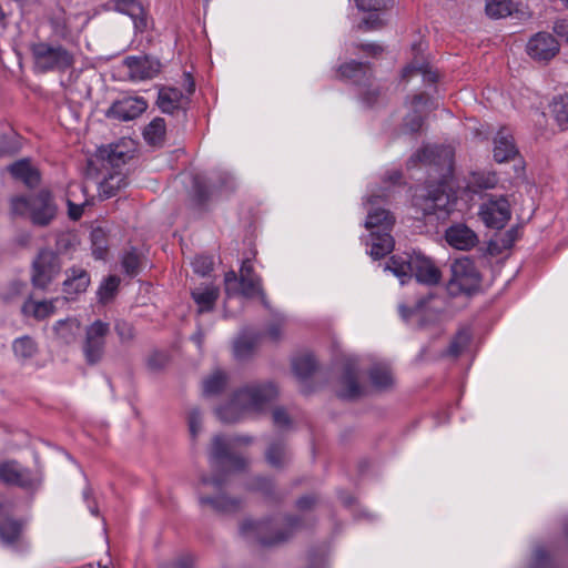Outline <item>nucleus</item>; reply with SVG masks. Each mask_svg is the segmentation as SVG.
I'll return each instance as SVG.
<instances>
[{
  "instance_id": "bf43d9fd",
  "label": "nucleus",
  "mask_w": 568,
  "mask_h": 568,
  "mask_svg": "<svg viewBox=\"0 0 568 568\" xmlns=\"http://www.w3.org/2000/svg\"><path fill=\"white\" fill-rule=\"evenodd\" d=\"M273 423L280 428L288 426L290 418L287 413L283 408H275L273 410Z\"/></svg>"
},
{
  "instance_id": "393cba45",
  "label": "nucleus",
  "mask_w": 568,
  "mask_h": 568,
  "mask_svg": "<svg viewBox=\"0 0 568 568\" xmlns=\"http://www.w3.org/2000/svg\"><path fill=\"white\" fill-rule=\"evenodd\" d=\"M12 176L20 180L29 187H34L40 182L39 171L27 159L19 160L9 166Z\"/></svg>"
},
{
  "instance_id": "5fc2aeb1",
  "label": "nucleus",
  "mask_w": 568,
  "mask_h": 568,
  "mask_svg": "<svg viewBox=\"0 0 568 568\" xmlns=\"http://www.w3.org/2000/svg\"><path fill=\"white\" fill-rule=\"evenodd\" d=\"M115 332L121 342H130L134 337L133 327L131 324L124 321H118L115 323Z\"/></svg>"
},
{
  "instance_id": "58836bf2",
  "label": "nucleus",
  "mask_w": 568,
  "mask_h": 568,
  "mask_svg": "<svg viewBox=\"0 0 568 568\" xmlns=\"http://www.w3.org/2000/svg\"><path fill=\"white\" fill-rule=\"evenodd\" d=\"M200 503L202 505H207L217 511H233L239 508L237 500L230 499L224 495H219L216 497L200 496Z\"/></svg>"
},
{
  "instance_id": "7ed1b4c3",
  "label": "nucleus",
  "mask_w": 568,
  "mask_h": 568,
  "mask_svg": "<svg viewBox=\"0 0 568 568\" xmlns=\"http://www.w3.org/2000/svg\"><path fill=\"white\" fill-rule=\"evenodd\" d=\"M388 196L386 189L379 192L373 191L366 200V205H371L365 220V227L369 231L365 240L367 253L374 258L379 260L386 256L394 248V239L390 235L395 217L385 209H374L377 199H385Z\"/></svg>"
},
{
  "instance_id": "13d9d810",
  "label": "nucleus",
  "mask_w": 568,
  "mask_h": 568,
  "mask_svg": "<svg viewBox=\"0 0 568 568\" xmlns=\"http://www.w3.org/2000/svg\"><path fill=\"white\" fill-rule=\"evenodd\" d=\"M89 204V200L82 202H70L69 206V216L72 220H79L83 214V207Z\"/></svg>"
},
{
  "instance_id": "7c9ffc66",
  "label": "nucleus",
  "mask_w": 568,
  "mask_h": 568,
  "mask_svg": "<svg viewBox=\"0 0 568 568\" xmlns=\"http://www.w3.org/2000/svg\"><path fill=\"white\" fill-rule=\"evenodd\" d=\"M413 74L422 75V79L425 83L434 84L438 75L436 72L432 71L429 64L423 60V58H418L415 55L414 60L404 68L403 78L407 79Z\"/></svg>"
},
{
  "instance_id": "052dcab7",
  "label": "nucleus",
  "mask_w": 568,
  "mask_h": 568,
  "mask_svg": "<svg viewBox=\"0 0 568 568\" xmlns=\"http://www.w3.org/2000/svg\"><path fill=\"white\" fill-rule=\"evenodd\" d=\"M52 29H53V32L55 36H58L59 38H67V36L69 34V29L64 22V20H61L59 18H55L52 20Z\"/></svg>"
},
{
  "instance_id": "864d4df0",
  "label": "nucleus",
  "mask_w": 568,
  "mask_h": 568,
  "mask_svg": "<svg viewBox=\"0 0 568 568\" xmlns=\"http://www.w3.org/2000/svg\"><path fill=\"white\" fill-rule=\"evenodd\" d=\"M529 568H551L549 557L542 548H536Z\"/></svg>"
},
{
  "instance_id": "a18cd8bd",
  "label": "nucleus",
  "mask_w": 568,
  "mask_h": 568,
  "mask_svg": "<svg viewBox=\"0 0 568 568\" xmlns=\"http://www.w3.org/2000/svg\"><path fill=\"white\" fill-rule=\"evenodd\" d=\"M120 284L119 277L111 275L105 278L98 290V298L101 303H108L115 295Z\"/></svg>"
},
{
  "instance_id": "6e6d98bb",
  "label": "nucleus",
  "mask_w": 568,
  "mask_h": 568,
  "mask_svg": "<svg viewBox=\"0 0 568 568\" xmlns=\"http://www.w3.org/2000/svg\"><path fill=\"white\" fill-rule=\"evenodd\" d=\"M77 245V237L72 234H61L57 240V247L60 253L68 252Z\"/></svg>"
},
{
  "instance_id": "f257e3e1",
  "label": "nucleus",
  "mask_w": 568,
  "mask_h": 568,
  "mask_svg": "<svg viewBox=\"0 0 568 568\" xmlns=\"http://www.w3.org/2000/svg\"><path fill=\"white\" fill-rule=\"evenodd\" d=\"M412 163L422 162L439 169L442 180L435 190L425 192L417 189L413 196V204L424 215L437 212L448 213L455 202V197L445 190L446 179L453 173L454 151L445 145H426L418 150L410 159Z\"/></svg>"
},
{
  "instance_id": "dca6fc26",
  "label": "nucleus",
  "mask_w": 568,
  "mask_h": 568,
  "mask_svg": "<svg viewBox=\"0 0 568 568\" xmlns=\"http://www.w3.org/2000/svg\"><path fill=\"white\" fill-rule=\"evenodd\" d=\"M338 396L343 399H357L365 395L366 387L358 382V365L356 361L349 359L344 368L339 382Z\"/></svg>"
},
{
  "instance_id": "680f3d73",
  "label": "nucleus",
  "mask_w": 568,
  "mask_h": 568,
  "mask_svg": "<svg viewBox=\"0 0 568 568\" xmlns=\"http://www.w3.org/2000/svg\"><path fill=\"white\" fill-rule=\"evenodd\" d=\"M251 277H258L253 270L252 262L250 260L243 261L240 268V280L246 281Z\"/></svg>"
},
{
  "instance_id": "f704fd0d",
  "label": "nucleus",
  "mask_w": 568,
  "mask_h": 568,
  "mask_svg": "<svg viewBox=\"0 0 568 568\" xmlns=\"http://www.w3.org/2000/svg\"><path fill=\"white\" fill-rule=\"evenodd\" d=\"M292 368L298 378L305 379L315 371L316 362L311 354L296 356L292 361Z\"/></svg>"
},
{
  "instance_id": "69168bd1",
  "label": "nucleus",
  "mask_w": 568,
  "mask_h": 568,
  "mask_svg": "<svg viewBox=\"0 0 568 568\" xmlns=\"http://www.w3.org/2000/svg\"><path fill=\"white\" fill-rule=\"evenodd\" d=\"M194 560L190 555L179 558L175 562V568H193Z\"/></svg>"
},
{
  "instance_id": "b1692460",
  "label": "nucleus",
  "mask_w": 568,
  "mask_h": 568,
  "mask_svg": "<svg viewBox=\"0 0 568 568\" xmlns=\"http://www.w3.org/2000/svg\"><path fill=\"white\" fill-rule=\"evenodd\" d=\"M65 280L63 282V291L68 295H77L87 291L90 284L89 273L78 266H72L65 271Z\"/></svg>"
},
{
  "instance_id": "09e8293b",
  "label": "nucleus",
  "mask_w": 568,
  "mask_h": 568,
  "mask_svg": "<svg viewBox=\"0 0 568 568\" xmlns=\"http://www.w3.org/2000/svg\"><path fill=\"white\" fill-rule=\"evenodd\" d=\"M469 342H470V334L466 331H462L452 341L447 353L452 356H457L469 344Z\"/></svg>"
},
{
  "instance_id": "6e6552de",
  "label": "nucleus",
  "mask_w": 568,
  "mask_h": 568,
  "mask_svg": "<svg viewBox=\"0 0 568 568\" xmlns=\"http://www.w3.org/2000/svg\"><path fill=\"white\" fill-rule=\"evenodd\" d=\"M252 438L248 436H237L226 440L223 436H215L212 442L210 460L215 468L225 470H242L247 465L246 459L229 453L230 447L237 445H248Z\"/></svg>"
},
{
  "instance_id": "0e129e2a",
  "label": "nucleus",
  "mask_w": 568,
  "mask_h": 568,
  "mask_svg": "<svg viewBox=\"0 0 568 568\" xmlns=\"http://www.w3.org/2000/svg\"><path fill=\"white\" fill-rule=\"evenodd\" d=\"M91 489L88 487L83 490V498L88 504V509L93 516H99V508L95 503L90 500Z\"/></svg>"
},
{
  "instance_id": "cd10ccee",
  "label": "nucleus",
  "mask_w": 568,
  "mask_h": 568,
  "mask_svg": "<svg viewBox=\"0 0 568 568\" xmlns=\"http://www.w3.org/2000/svg\"><path fill=\"white\" fill-rule=\"evenodd\" d=\"M192 297L197 305L199 312L212 311L217 297L219 288L213 285H205L192 291Z\"/></svg>"
},
{
  "instance_id": "4c0bfd02",
  "label": "nucleus",
  "mask_w": 568,
  "mask_h": 568,
  "mask_svg": "<svg viewBox=\"0 0 568 568\" xmlns=\"http://www.w3.org/2000/svg\"><path fill=\"white\" fill-rule=\"evenodd\" d=\"M258 336H247L242 334L234 342L233 353L237 359H243L251 355L255 346L257 345Z\"/></svg>"
},
{
  "instance_id": "4be33fe9",
  "label": "nucleus",
  "mask_w": 568,
  "mask_h": 568,
  "mask_svg": "<svg viewBox=\"0 0 568 568\" xmlns=\"http://www.w3.org/2000/svg\"><path fill=\"white\" fill-rule=\"evenodd\" d=\"M493 153L495 161L498 163L510 161L518 154L513 134L508 129L503 128L497 132L494 139Z\"/></svg>"
},
{
  "instance_id": "c03bdc74",
  "label": "nucleus",
  "mask_w": 568,
  "mask_h": 568,
  "mask_svg": "<svg viewBox=\"0 0 568 568\" xmlns=\"http://www.w3.org/2000/svg\"><path fill=\"white\" fill-rule=\"evenodd\" d=\"M486 12L490 18H505L511 12V0H486Z\"/></svg>"
},
{
  "instance_id": "a878e982",
  "label": "nucleus",
  "mask_w": 568,
  "mask_h": 568,
  "mask_svg": "<svg viewBox=\"0 0 568 568\" xmlns=\"http://www.w3.org/2000/svg\"><path fill=\"white\" fill-rule=\"evenodd\" d=\"M55 301H34L29 298L23 303L21 310L24 316L42 321L55 313Z\"/></svg>"
},
{
  "instance_id": "39448f33",
  "label": "nucleus",
  "mask_w": 568,
  "mask_h": 568,
  "mask_svg": "<svg viewBox=\"0 0 568 568\" xmlns=\"http://www.w3.org/2000/svg\"><path fill=\"white\" fill-rule=\"evenodd\" d=\"M11 212L29 217L34 225L47 226L55 217L57 206L50 192L42 190L30 196L12 197Z\"/></svg>"
},
{
  "instance_id": "f3484780",
  "label": "nucleus",
  "mask_w": 568,
  "mask_h": 568,
  "mask_svg": "<svg viewBox=\"0 0 568 568\" xmlns=\"http://www.w3.org/2000/svg\"><path fill=\"white\" fill-rule=\"evenodd\" d=\"M148 108L146 101L141 97H125L115 101L106 115L120 121H130L140 116Z\"/></svg>"
},
{
  "instance_id": "3c124183",
  "label": "nucleus",
  "mask_w": 568,
  "mask_h": 568,
  "mask_svg": "<svg viewBox=\"0 0 568 568\" xmlns=\"http://www.w3.org/2000/svg\"><path fill=\"white\" fill-rule=\"evenodd\" d=\"M192 267L195 273L205 276L213 270V258L207 255H197L192 261Z\"/></svg>"
},
{
  "instance_id": "774afa93",
  "label": "nucleus",
  "mask_w": 568,
  "mask_h": 568,
  "mask_svg": "<svg viewBox=\"0 0 568 568\" xmlns=\"http://www.w3.org/2000/svg\"><path fill=\"white\" fill-rule=\"evenodd\" d=\"M256 489L267 490L271 487V483L265 478H256L255 486Z\"/></svg>"
},
{
  "instance_id": "f8f14e48",
  "label": "nucleus",
  "mask_w": 568,
  "mask_h": 568,
  "mask_svg": "<svg viewBox=\"0 0 568 568\" xmlns=\"http://www.w3.org/2000/svg\"><path fill=\"white\" fill-rule=\"evenodd\" d=\"M478 215L487 227L500 230L510 220V204L505 196H490L480 205Z\"/></svg>"
},
{
  "instance_id": "603ef678",
  "label": "nucleus",
  "mask_w": 568,
  "mask_h": 568,
  "mask_svg": "<svg viewBox=\"0 0 568 568\" xmlns=\"http://www.w3.org/2000/svg\"><path fill=\"white\" fill-rule=\"evenodd\" d=\"M430 295L417 301L416 305L412 308L406 305H399V314L404 321H408L413 315H418L424 308Z\"/></svg>"
},
{
  "instance_id": "c9c22d12",
  "label": "nucleus",
  "mask_w": 568,
  "mask_h": 568,
  "mask_svg": "<svg viewBox=\"0 0 568 568\" xmlns=\"http://www.w3.org/2000/svg\"><path fill=\"white\" fill-rule=\"evenodd\" d=\"M165 122L161 118L152 120L143 131L145 141L151 145H158L164 140Z\"/></svg>"
},
{
  "instance_id": "0eeeda50",
  "label": "nucleus",
  "mask_w": 568,
  "mask_h": 568,
  "mask_svg": "<svg viewBox=\"0 0 568 568\" xmlns=\"http://www.w3.org/2000/svg\"><path fill=\"white\" fill-rule=\"evenodd\" d=\"M285 529L274 532L275 523L266 520H245L240 527V532L244 538L256 540L263 546H272L285 541L300 527L296 519H286Z\"/></svg>"
},
{
  "instance_id": "412c9836",
  "label": "nucleus",
  "mask_w": 568,
  "mask_h": 568,
  "mask_svg": "<svg viewBox=\"0 0 568 568\" xmlns=\"http://www.w3.org/2000/svg\"><path fill=\"white\" fill-rule=\"evenodd\" d=\"M0 480L22 488L33 486L31 473L16 462H3L0 464Z\"/></svg>"
},
{
  "instance_id": "aec40b11",
  "label": "nucleus",
  "mask_w": 568,
  "mask_h": 568,
  "mask_svg": "<svg viewBox=\"0 0 568 568\" xmlns=\"http://www.w3.org/2000/svg\"><path fill=\"white\" fill-rule=\"evenodd\" d=\"M108 10H113L129 16L136 31H144L148 24L143 6L138 0H111L105 4Z\"/></svg>"
},
{
  "instance_id": "338daca9",
  "label": "nucleus",
  "mask_w": 568,
  "mask_h": 568,
  "mask_svg": "<svg viewBox=\"0 0 568 568\" xmlns=\"http://www.w3.org/2000/svg\"><path fill=\"white\" fill-rule=\"evenodd\" d=\"M315 504V499L312 496H304L297 500V507L302 510L311 508Z\"/></svg>"
},
{
  "instance_id": "8fccbe9b",
  "label": "nucleus",
  "mask_w": 568,
  "mask_h": 568,
  "mask_svg": "<svg viewBox=\"0 0 568 568\" xmlns=\"http://www.w3.org/2000/svg\"><path fill=\"white\" fill-rule=\"evenodd\" d=\"M140 257L135 251L126 252L122 257V267L128 275H135L139 271Z\"/></svg>"
},
{
  "instance_id": "1a4fd4ad",
  "label": "nucleus",
  "mask_w": 568,
  "mask_h": 568,
  "mask_svg": "<svg viewBox=\"0 0 568 568\" xmlns=\"http://www.w3.org/2000/svg\"><path fill=\"white\" fill-rule=\"evenodd\" d=\"M109 333V323L101 320L94 321L85 328L82 352L88 364L94 365L102 359Z\"/></svg>"
},
{
  "instance_id": "4468645a",
  "label": "nucleus",
  "mask_w": 568,
  "mask_h": 568,
  "mask_svg": "<svg viewBox=\"0 0 568 568\" xmlns=\"http://www.w3.org/2000/svg\"><path fill=\"white\" fill-rule=\"evenodd\" d=\"M225 293L227 296V301L233 298L237 294V290L234 287V285L237 283V276L234 271H230L225 274ZM240 283V291L239 294H241L243 297H255L258 296L261 298V302L265 307H268V303L266 300V295L262 288V280L261 277H251L246 281L239 280Z\"/></svg>"
},
{
  "instance_id": "ddd939ff",
  "label": "nucleus",
  "mask_w": 568,
  "mask_h": 568,
  "mask_svg": "<svg viewBox=\"0 0 568 568\" xmlns=\"http://www.w3.org/2000/svg\"><path fill=\"white\" fill-rule=\"evenodd\" d=\"M184 84L186 85V94L176 88H162L159 91L158 105L162 112L172 114L180 109H185L189 104L190 95L195 90V83L190 73H184Z\"/></svg>"
},
{
  "instance_id": "2f4dec72",
  "label": "nucleus",
  "mask_w": 568,
  "mask_h": 568,
  "mask_svg": "<svg viewBox=\"0 0 568 568\" xmlns=\"http://www.w3.org/2000/svg\"><path fill=\"white\" fill-rule=\"evenodd\" d=\"M194 192L196 201L199 203L204 202L214 192H223L224 190H231L234 187V180L231 175L226 174L219 185H214L212 190H207L206 186L202 185L200 178H194Z\"/></svg>"
},
{
  "instance_id": "c756f323",
  "label": "nucleus",
  "mask_w": 568,
  "mask_h": 568,
  "mask_svg": "<svg viewBox=\"0 0 568 568\" xmlns=\"http://www.w3.org/2000/svg\"><path fill=\"white\" fill-rule=\"evenodd\" d=\"M12 351L17 361L26 364L37 355L38 345L32 337L24 335L12 342Z\"/></svg>"
},
{
  "instance_id": "c85d7f7f",
  "label": "nucleus",
  "mask_w": 568,
  "mask_h": 568,
  "mask_svg": "<svg viewBox=\"0 0 568 568\" xmlns=\"http://www.w3.org/2000/svg\"><path fill=\"white\" fill-rule=\"evenodd\" d=\"M55 337L63 344H71L80 333V322L75 318L59 320L53 325Z\"/></svg>"
},
{
  "instance_id": "9d476101",
  "label": "nucleus",
  "mask_w": 568,
  "mask_h": 568,
  "mask_svg": "<svg viewBox=\"0 0 568 568\" xmlns=\"http://www.w3.org/2000/svg\"><path fill=\"white\" fill-rule=\"evenodd\" d=\"M61 272L57 253L42 250L32 263L31 281L34 287L45 290Z\"/></svg>"
},
{
  "instance_id": "473e14b6",
  "label": "nucleus",
  "mask_w": 568,
  "mask_h": 568,
  "mask_svg": "<svg viewBox=\"0 0 568 568\" xmlns=\"http://www.w3.org/2000/svg\"><path fill=\"white\" fill-rule=\"evenodd\" d=\"M227 382L229 378L226 373L221 369H216L203 381V394L205 396L217 395L225 388Z\"/></svg>"
},
{
  "instance_id": "9b49d317",
  "label": "nucleus",
  "mask_w": 568,
  "mask_h": 568,
  "mask_svg": "<svg viewBox=\"0 0 568 568\" xmlns=\"http://www.w3.org/2000/svg\"><path fill=\"white\" fill-rule=\"evenodd\" d=\"M479 285V275L475 264L468 257L458 258L452 264V278L449 290L455 292L471 293Z\"/></svg>"
},
{
  "instance_id": "423d86ee",
  "label": "nucleus",
  "mask_w": 568,
  "mask_h": 568,
  "mask_svg": "<svg viewBox=\"0 0 568 568\" xmlns=\"http://www.w3.org/2000/svg\"><path fill=\"white\" fill-rule=\"evenodd\" d=\"M33 67L37 72L65 71L74 62L73 54L59 43L39 41L30 47Z\"/></svg>"
},
{
  "instance_id": "79ce46f5",
  "label": "nucleus",
  "mask_w": 568,
  "mask_h": 568,
  "mask_svg": "<svg viewBox=\"0 0 568 568\" xmlns=\"http://www.w3.org/2000/svg\"><path fill=\"white\" fill-rule=\"evenodd\" d=\"M552 113L561 129H568V94L556 98L552 102Z\"/></svg>"
},
{
  "instance_id": "4d7b16f0",
  "label": "nucleus",
  "mask_w": 568,
  "mask_h": 568,
  "mask_svg": "<svg viewBox=\"0 0 568 568\" xmlns=\"http://www.w3.org/2000/svg\"><path fill=\"white\" fill-rule=\"evenodd\" d=\"M189 428L192 437H196L201 428V414L197 409H193L189 414Z\"/></svg>"
},
{
  "instance_id": "e433bc0d",
  "label": "nucleus",
  "mask_w": 568,
  "mask_h": 568,
  "mask_svg": "<svg viewBox=\"0 0 568 568\" xmlns=\"http://www.w3.org/2000/svg\"><path fill=\"white\" fill-rule=\"evenodd\" d=\"M426 103V99L424 94H416L412 100V106L414 108V112L408 114L405 119L404 126L409 132H417L423 125V118L417 110L419 105H424Z\"/></svg>"
},
{
  "instance_id": "de8ad7c7",
  "label": "nucleus",
  "mask_w": 568,
  "mask_h": 568,
  "mask_svg": "<svg viewBox=\"0 0 568 568\" xmlns=\"http://www.w3.org/2000/svg\"><path fill=\"white\" fill-rule=\"evenodd\" d=\"M85 200H89L87 186L79 182L70 183L67 190V203L82 202Z\"/></svg>"
},
{
  "instance_id": "20e7f679",
  "label": "nucleus",
  "mask_w": 568,
  "mask_h": 568,
  "mask_svg": "<svg viewBox=\"0 0 568 568\" xmlns=\"http://www.w3.org/2000/svg\"><path fill=\"white\" fill-rule=\"evenodd\" d=\"M385 270H389L402 284L414 276L417 283L432 286L442 278V273L433 260L415 251L408 255L392 256Z\"/></svg>"
},
{
  "instance_id": "37998d69",
  "label": "nucleus",
  "mask_w": 568,
  "mask_h": 568,
  "mask_svg": "<svg viewBox=\"0 0 568 568\" xmlns=\"http://www.w3.org/2000/svg\"><path fill=\"white\" fill-rule=\"evenodd\" d=\"M338 72L342 78L358 82L362 78L366 77L367 67L361 62L352 61L341 65Z\"/></svg>"
},
{
  "instance_id": "ea45409f",
  "label": "nucleus",
  "mask_w": 568,
  "mask_h": 568,
  "mask_svg": "<svg viewBox=\"0 0 568 568\" xmlns=\"http://www.w3.org/2000/svg\"><path fill=\"white\" fill-rule=\"evenodd\" d=\"M265 458L266 462L273 467L283 466L288 458V453L286 450L284 443H272L265 453Z\"/></svg>"
},
{
  "instance_id": "e2e57ef3",
  "label": "nucleus",
  "mask_w": 568,
  "mask_h": 568,
  "mask_svg": "<svg viewBox=\"0 0 568 568\" xmlns=\"http://www.w3.org/2000/svg\"><path fill=\"white\" fill-rule=\"evenodd\" d=\"M224 475H217L212 478H203L202 485L203 486H211L213 490H220L222 486L224 485Z\"/></svg>"
},
{
  "instance_id": "bb28decb",
  "label": "nucleus",
  "mask_w": 568,
  "mask_h": 568,
  "mask_svg": "<svg viewBox=\"0 0 568 568\" xmlns=\"http://www.w3.org/2000/svg\"><path fill=\"white\" fill-rule=\"evenodd\" d=\"M371 384L377 390H386L394 385L393 372L388 364H375L369 371Z\"/></svg>"
},
{
  "instance_id": "f03ea898",
  "label": "nucleus",
  "mask_w": 568,
  "mask_h": 568,
  "mask_svg": "<svg viewBox=\"0 0 568 568\" xmlns=\"http://www.w3.org/2000/svg\"><path fill=\"white\" fill-rule=\"evenodd\" d=\"M277 388L271 383H254L236 390L229 403L216 409L224 423H236L251 414H257L271 406L277 397Z\"/></svg>"
},
{
  "instance_id": "49530a36",
  "label": "nucleus",
  "mask_w": 568,
  "mask_h": 568,
  "mask_svg": "<svg viewBox=\"0 0 568 568\" xmlns=\"http://www.w3.org/2000/svg\"><path fill=\"white\" fill-rule=\"evenodd\" d=\"M92 254L97 260L104 258L106 254V237L101 227H97L91 232Z\"/></svg>"
},
{
  "instance_id": "6ab92c4d",
  "label": "nucleus",
  "mask_w": 568,
  "mask_h": 568,
  "mask_svg": "<svg viewBox=\"0 0 568 568\" xmlns=\"http://www.w3.org/2000/svg\"><path fill=\"white\" fill-rule=\"evenodd\" d=\"M444 237L450 247L459 251H469L478 243L477 234L464 223L450 225Z\"/></svg>"
},
{
  "instance_id": "a19ab883",
  "label": "nucleus",
  "mask_w": 568,
  "mask_h": 568,
  "mask_svg": "<svg viewBox=\"0 0 568 568\" xmlns=\"http://www.w3.org/2000/svg\"><path fill=\"white\" fill-rule=\"evenodd\" d=\"M21 536V525L14 520L0 524V538L6 546H13Z\"/></svg>"
},
{
  "instance_id": "a211bd4d",
  "label": "nucleus",
  "mask_w": 568,
  "mask_h": 568,
  "mask_svg": "<svg viewBox=\"0 0 568 568\" xmlns=\"http://www.w3.org/2000/svg\"><path fill=\"white\" fill-rule=\"evenodd\" d=\"M124 64L128 68L129 77L133 81H144L154 78L160 71V62L148 55L126 57Z\"/></svg>"
},
{
  "instance_id": "72a5a7b5",
  "label": "nucleus",
  "mask_w": 568,
  "mask_h": 568,
  "mask_svg": "<svg viewBox=\"0 0 568 568\" xmlns=\"http://www.w3.org/2000/svg\"><path fill=\"white\" fill-rule=\"evenodd\" d=\"M128 184L126 179L121 173L110 174L99 185L100 196L104 199L112 197L116 192Z\"/></svg>"
},
{
  "instance_id": "5701e85b",
  "label": "nucleus",
  "mask_w": 568,
  "mask_h": 568,
  "mask_svg": "<svg viewBox=\"0 0 568 568\" xmlns=\"http://www.w3.org/2000/svg\"><path fill=\"white\" fill-rule=\"evenodd\" d=\"M390 0H356L357 8L362 11H371L372 13L359 26L361 29L372 30L383 24L381 11L387 8Z\"/></svg>"
},
{
  "instance_id": "2eb2a0df",
  "label": "nucleus",
  "mask_w": 568,
  "mask_h": 568,
  "mask_svg": "<svg viewBox=\"0 0 568 568\" xmlns=\"http://www.w3.org/2000/svg\"><path fill=\"white\" fill-rule=\"evenodd\" d=\"M560 45L558 40L548 32H538L532 36L527 44V54L537 62H548L557 55Z\"/></svg>"
}]
</instances>
